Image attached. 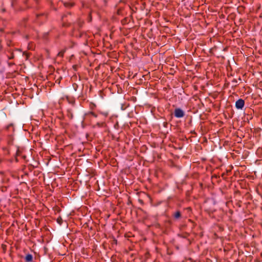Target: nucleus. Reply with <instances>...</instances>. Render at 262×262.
Instances as JSON below:
<instances>
[{"instance_id":"f257e3e1","label":"nucleus","mask_w":262,"mask_h":262,"mask_svg":"<svg viewBox=\"0 0 262 262\" xmlns=\"http://www.w3.org/2000/svg\"><path fill=\"white\" fill-rule=\"evenodd\" d=\"M62 26L63 27H69L74 23V20L70 13L63 16L62 17Z\"/></svg>"},{"instance_id":"f03ea898","label":"nucleus","mask_w":262,"mask_h":262,"mask_svg":"<svg viewBox=\"0 0 262 262\" xmlns=\"http://www.w3.org/2000/svg\"><path fill=\"white\" fill-rule=\"evenodd\" d=\"M71 89L72 92L73 93H75L77 92L81 93L83 90V86L79 88L78 85L76 83H74L72 84Z\"/></svg>"},{"instance_id":"7ed1b4c3","label":"nucleus","mask_w":262,"mask_h":262,"mask_svg":"<svg viewBox=\"0 0 262 262\" xmlns=\"http://www.w3.org/2000/svg\"><path fill=\"white\" fill-rule=\"evenodd\" d=\"M174 116L177 118H182L184 116V112L179 108L174 110Z\"/></svg>"},{"instance_id":"20e7f679","label":"nucleus","mask_w":262,"mask_h":262,"mask_svg":"<svg viewBox=\"0 0 262 262\" xmlns=\"http://www.w3.org/2000/svg\"><path fill=\"white\" fill-rule=\"evenodd\" d=\"M245 104V101L242 99H239L235 102V107L237 109H242Z\"/></svg>"},{"instance_id":"39448f33","label":"nucleus","mask_w":262,"mask_h":262,"mask_svg":"<svg viewBox=\"0 0 262 262\" xmlns=\"http://www.w3.org/2000/svg\"><path fill=\"white\" fill-rule=\"evenodd\" d=\"M25 262H32L33 261V256L31 254H27L25 257Z\"/></svg>"},{"instance_id":"423d86ee","label":"nucleus","mask_w":262,"mask_h":262,"mask_svg":"<svg viewBox=\"0 0 262 262\" xmlns=\"http://www.w3.org/2000/svg\"><path fill=\"white\" fill-rule=\"evenodd\" d=\"M84 116L85 117H91V116H93L95 118L97 117L98 115L94 112L90 111L85 114Z\"/></svg>"},{"instance_id":"0eeeda50","label":"nucleus","mask_w":262,"mask_h":262,"mask_svg":"<svg viewBox=\"0 0 262 262\" xmlns=\"http://www.w3.org/2000/svg\"><path fill=\"white\" fill-rule=\"evenodd\" d=\"M173 216L176 220L180 219L181 217V212L179 210L173 213Z\"/></svg>"},{"instance_id":"6e6552de","label":"nucleus","mask_w":262,"mask_h":262,"mask_svg":"<svg viewBox=\"0 0 262 262\" xmlns=\"http://www.w3.org/2000/svg\"><path fill=\"white\" fill-rule=\"evenodd\" d=\"M65 52H66V50L65 49L60 51L58 53L57 56H59V57H63V56H64V54Z\"/></svg>"},{"instance_id":"1a4fd4ad","label":"nucleus","mask_w":262,"mask_h":262,"mask_svg":"<svg viewBox=\"0 0 262 262\" xmlns=\"http://www.w3.org/2000/svg\"><path fill=\"white\" fill-rule=\"evenodd\" d=\"M160 123L164 127H167L168 123L166 121L161 120L160 121Z\"/></svg>"},{"instance_id":"9d476101","label":"nucleus","mask_w":262,"mask_h":262,"mask_svg":"<svg viewBox=\"0 0 262 262\" xmlns=\"http://www.w3.org/2000/svg\"><path fill=\"white\" fill-rule=\"evenodd\" d=\"M56 221L59 224V225H61V224L62 223V219L61 216H59L57 220H56Z\"/></svg>"},{"instance_id":"9b49d317","label":"nucleus","mask_w":262,"mask_h":262,"mask_svg":"<svg viewBox=\"0 0 262 262\" xmlns=\"http://www.w3.org/2000/svg\"><path fill=\"white\" fill-rule=\"evenodd\" d=\"M67 99L68 100V101L69 102V103L72 104H75V100L73 99H71L69 97H67Z\"/></svg>"},{"instance_id":"f8f14e48","label":"nucleus","mask_w":262,"mask_h":262,"mask_svg":"<svg viewBox=\"0 0 262 262\" xmlns=\"http://www.w3.org/2000/svg\"><path fill=\"white\" fill-rule=\"evenodd\" d=\"M14 53L13 52H11V55H10V56H9L8 57V58L9 59H12L14 58Z\"/></svg>"},{"instance_id":"ddd939ff","label":"nucleus","mask_w":262,"mask_h":262,"mask_svg":"<svg viewBox=\"0 0 262 262\" xmlns=\"http://www.w3.org/2000/svg\"><path fill=\"white\" fill-rule=\"evenodd\" d=\"M104 124V123H97L96 125H97L98 127H102Z\"/></svg>"},{"instance_id":"4468645a","label":"nucleus","mask_w":262,"mask_h":262,"mask_svg":"<svg viewBox=\"0 0 262 262\" xmlns=\"http://www.w3.org/2000/svg\"><path fill=\"white\" fill-rule=\"evenodd\" d=\"M95 107H96V105L95 104L93 103H91L90 104V108L92 110Z\"/></svg>"},{"instance_id":"2eb2a0df","label":"nucleus","mask_w":262,"mask_h":262,"mask_svg":"<svg viewBox=\"0 0 262 262\" xmlns=\"http://www.w3.org/2000/svg\"><path fill=\"white\" fill-rule=\"evenodd\" d=\"M2 247L3 249V250H4V252L5 253V251H6V246L5 245L3 244V245H2Z\"/></svg>"},{"instance_id":"dca6fc26","label":"nucleus","mask_w":262,"mask_h":262,"mask_svg":"<svg viewBox=\"0 0 262 262\" xmlns=\"http://www.w3.org/2000/svg\"><path fill=\"white\" fill-rule=\"evenodd\" d=\"M43 15H44V14L42 13V14H37L36 16V17L38 18L39 16H43Z\"/></svg>"},{"instance_id":"f3484780","label":"nucleus","mask_w":262,"mask_h":262,"mask_svg":"<svg viewBox=\"0 0 262 262\" xmlns=\"http://www.w3.org/2000/svg\"><path fill=\"white\" fill-rule=\"evenodd\" d=\"M77 65L73 66V68L74 69L75 71H77Z\"/></svg>"},{"instance_id":"a211bd4d","label":"nucleus","mask_w":262,"mask_h":262,"mask_svg":"<svg viewBox=\"0 0 262 262\" xmlns=\"http://www.w3.org/2000/svg\"><path fill=\"white\" fill-rule=\"evenodd\" d=\"M11 43V41L10 40H8V41H7V45H8V46H10Z\"/></svg>"},{"instance_id":"6ab92c4d","label":"nucleus","mask_w":262,"mask_h":262,"mask_svg":"<svg viewBox=\"0 0 262 262\" xmlns=\"http://www.w3.org/2000/svg\"><path fill=\"white\" fill-rule=\"evenodd\" d=\"M114 242H115V243L116 244H117V239H114Z\"/></svg>"},{"instance_id":"aec40b11","label":"nucleus","mask_w":262,"mask_h":262,"mask_svg":"<svg viewBox=\"0 0 262 262\" xmlns=\"http://www.w3.org/2000/svg\"><path fill=\"white\" fill-rule=\"evenodd\" d=\"M64 5H65L66 6H68V4H64Z\"/></svg>"}]
</instances>
